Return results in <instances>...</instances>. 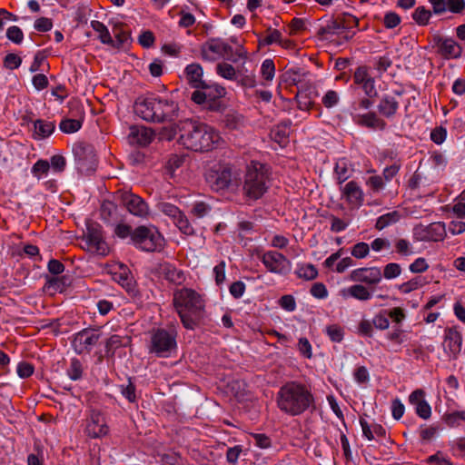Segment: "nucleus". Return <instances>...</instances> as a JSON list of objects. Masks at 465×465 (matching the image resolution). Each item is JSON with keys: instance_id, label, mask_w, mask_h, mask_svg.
I'll use <instances>...</instances> for the list:
<instances>
[{"instance_id": "f257e3e1", "label": "nucleus", "mask_w": 465, "mask_h": 465, "mask_svg": "<svg viewBox=\"0 0 465 465\" xmlns=\"http://www.w3.org/2000/svg\"><path fill=\"white\" fill-rule=\"evenodd\" d=\"M178 142L186 149L194 152H208L221 142L219 133L212 126L188 120L183 123Z\"/></svg>"}, {"instance_id": "f03ea898", "label": "nucleus", "mask_w": 465, "mask_h": 465, "mask_svg": "<svg viewBox=\"0 0 465 465\" xmlns=\"http://www.w3.org/2000/svg\"><path fill=\"white\" fill-rule=\"evenodd\" d=\"M173 302L183 326L187 330H194L204 317L205 302L193 289L177 290L173 293Z\"/></svg>"}, {"instance_id": "7ed1b4c3", "label": "nucleus", "mask_w": 465, "mask_h": 465, "mask_svg": "<svg viewBox=\"0 0 465 465\" xmlns=\"http://www.w3.org/2000/svg\"><path fill=\"white\" fill-rule=\"evenodd\" d=\"M134 110L137 116L147 122L163 123L177 118L179 106L173 100L150 95L137 98Z\"/></svg>"}, {"instance_id": "20e7f679", "label": "nucleus", "mask_w": 465, "mask_h": 465, "mask_svg": "<svg viewBox=\"0 0 465 465\" xmlns=\"http://www.w3.org/2000/svg\"><path fill=\"white\" fill-rule=\"evenodd\" d=\"M176 338L177 331L174 328H153L149 332L148 352L160 358L170 357L177 350Z\"/></svg>"}, {"instance_id": "39448f33", "label": "nucleus", "mask_w": 465, "mask_h": 465, "mask_svg": "<svg viewBox=\"0 0 465 465\" xmlns=\"http://www.w3.org/2000/svg\"><path fill=\"white\" fill-rule=\"evenodd\" d=\"M267 183L268 170L266 165L260 162H251L245 174L244 194L251 200H257L267 191Z\"/></svg>"}, {"instance_id": "423d86ee", "label": "nucleus", "mask_w": 465, "mask_h": 465, "mask_svg": "<svg viewBox=\"0 0 465 465\" xmlns=\"http://www.w3.org/2000/svg\"><path fill=\"white\" fill-rule=\"evenodd\" d=\"M132 242L142 251L159 252L164 246V238L155 226L141 225L134 230Z\"/></svg>"}, {"instance_id": "0eeeda50", "label": "nucleus", "mask_w": 465, "mask_h": 465, "mask_svg": "<svg viewBox=\"0 0 465 465\" xmlns=\"http://www.w3.org/2000/svg\"><path fill=\"white\" fill-rule=\"evenodd\" d=\"M206 182L216 192L234 191L239 187L238 174L228 165L214 166L206 173Z\"/></svg>"}, {"instance_id": "6e6552de", "label": "nucleus", "mask_w": 465, "mask_h": 465, "mask_svg": "<svg viewBox=\"0 0 465 465\" xmlns=\"http://www.w3.org/2000/svg\"><path fill=\"white\" fill-rule=\"evenodd\" d=\"M278 401L283 407H310L313 399L304 386L296 382H289L279 391Z\"/></svg>"}, {"instance_id": "1a4fd4ad", "label": "nucleus", "mask_w": 465, "mask_h": 465, "mask_svg": "<svg viewBox=\"0 0 465 465\" xmlns=\"http://www.w3.org/2000/svg\"><path fill=\"white\" fill-rule=\"evenodd\" d=\"M225 94V89L223 86L204 83L203 86L192 94V100L209 110L217 111L221 107L220 98L223 97Z\"/></svg>"}, {"instance_id": "9d476101", "label": "nucleus", "mask_w": 465, "mask_h": 465, "mask_svg": "<svg viewBox=\"0 0 465 465\" xmlns=\"http://www.w3.org/2000/svg\"><path fill=\"white\" fill-rule=\"evenodd\" d=\"M156 209L172 219L176 227L184 234L193 233V228L189 223L186 215L174 204L160 201L155 205Z\"/></svg>"}, {"instance_id": "9b49d317", "label": "nucleus", "mask_w": 465, "mask_h": 465, "mask_svg": "<svg viewBox=\"0 0 465 465\" xmlns=\"http://www.w3.org/2000/svg\"><path fill=\"white\" fill-rule=\"evenodd\" d=\"M259 258L265 268L272 273L283 275L291 270L290 261L281 252L276 251H267Z\"/></svg>"}, {"instance_id": "f8f14e48", "label": "nucleus", "mask_w": 465, "mask_h": 465, "mask_svg": "<svg viewBox=\"0 0 465 465\" xmlns=\"http://www.w3.org/2000/svg\"><path fill=\"white\" fill-rule=\"evenodd\" d=\"M73 151L76 158L78 168L82 172L94 170L97 159L92 146L80 143L74 144Z\"/></svg>"}, {"instance_id": "ddd939ff", "label": "nucleus", "mask_w": 465, "mask_h": 465, "mask_svg": "<svg viewBox=\"0 0 465 465\" xmlns=\"http://www.w3.org/2000/svg\"><path fill=\"white\" fill-rule=\"evenodd\" d=\"M341 197L351 209H359L364 201V193L361 185L355 181H350L340 186Z\"/></svg>"}, {"instance_id": "4468645a", "label": "nucleus", "mask_w": 465, "mask_h": 465, "mask_svg": "<svg viewBox=\"0 0 465 465\" xmlns=\"http://www.w3.org/2000/svg\"><path fill=\"white\" fill-rule=\"evenodd\" d=\"M120 200L122 204L133 215L144 218L149 214V206L147 203L139 195L124 192L121 193Z\"/></svg>"}, {"instance_id": "2eb2a0df", "label": "nucleus", "mask_w": 465, "mask_h": 465, "mask_svg": "<svg viewBox=\"0 0 465 465\" xmlns=\"http://www.w3.org/2000/svg\"><path fill=\"white\" fill-rule=\"evenodd\" d=\"M99 339L100 334L94 330L84 329L74 335L73 347L78 354L90 352Z\"/></svg>"}, {"instance_id": "dca6fc26", "label": "nucleus", "mask_w": 465, "mask_h": 465, "mask_svg": "<svg viewBox=\"0 0 465 465\" xmlns=\"http://www.w3.org/2000/svg\"><path fill=\"white\" fill-rule=\"evenodd\" d=\"M84 242L87 250L91 252L103 256L109 252V247L104 240L101 230L96 227H89L87 229Z\"/></svg>"}, {"instance_id": "f3484780", "label": "nucleus", "mask_w": 465, "mask_h": 465, "mask_svg": "<svg viewBox=\"0 0 465 465\" xmlns=\"http://www.w3.org/2000/svg\"><path fill=\"white\" fill-rule=\"evenodd\" d=\"M232 47L221 39H211L202 47L203 58L207 61H215L228 54Z\"/></svg>"}, {"instance_id": "a211bd4d", "label": "nucleus", "mask_w": 465, "mask_h": 465, "mask_svg": "<svg viewBox=\"0 0 465 465\" xmlns=\"http://www.w3.org/2000/svg\"><path fill=\"white\" fill-rule=\"evenodd\" d=\"M351 282H364L366 284H378L382 279V273L379 267H361L350 272Z\"/></svg>"}, {"instance_id": "6ab92c4d", "label": "nucleus", "mask_w": 465, "mask_h": 465, "mask_svg": "<svg viewBox=\"0 0 465 465\" xmlns=\"http://www.w3.org/2000/svg\"><path fill=\"white\" fill-rule=\"evenodd\" d=\"M353 82L362 89L366 96L370 98L377 96L378 92L375 87V80L370 74L366 66H360L355 70Z\"/></svg>"}, {"instance_id": "aec40b11", "label": "nucleus", "mask_w": 465, "mask_h": 465, "mask_svg": "<svg viewBox=\"0 0 465 465\" xmlns=\"http://www.w3.org/2000/svg\"><path fill=\"white\" fill-rule=\"evenodd\" d=\"M415 234H419L420 241L439 242L446 235V228L443 223H432L427 226L415 228Z\"/></svg>"}, {"instance_id": "412c9836", "label": "nucleus", "mask_w": 465, "mask_h": 465, "mask_svg": "<svg viewBox=\"0 0 465 465\" xmlns=\"http://www.w3.org/2000/svg\"><path fill=\"white\" fill-rule=\"evenodd\" d=\"M352 121L355 124L369 128L371 130L382 131L386 128V122L381 119L375 112H368L365 114H353Z\"/></svg>"}, {"instance_id": "4be33fe9", "label": "nucleus", "mask_w": 465, "mask_h": 465, "mask_svg": "<svg viewBox=\"0 0 465 465\" xmlns=\"http://www.w3.org/2000/svg\"><path fill=\"white\" fill-rule=\"evenodd\" d=\"M85 430L87 435L91 438H99L107 434L108 427L105 423L104 417L99 411H93Z\"/></svg>"}, {"instance_id": "5701e85b", "label": "nucleus", "mask_w": 465, "mask_h": 465, "mask_svg": "<svg viewBox=\"0 0 465 465\" xmlns=\"http://www.w3.org/2000/svg\"><path fill=\"white\" fill-rule=\"evenodd\" d=\"M462 344V337L460 331L455 328H448L445 330L443 341V349L450 356H457Z\"/></svg>"}, {"instance_id": "b1692460", "label": "nucleus", "mask_w": 465, "mask_h": 465, "mask_svg": "<svg viewBox=\"0 0 465 465\" xmlns=\"http://www.w3.org/2000/svg\"><path fill=\"white\" fill-rule=\"evenodd\" d=\"M439 52L445 57H459L461 54V48L452 38H446L437 35L433 39Z\"/></svg>"}, {"instance_id": "393cba45", "label": "nucleus", "mask_w": 465, "mask_h": 465, "mask_svg": "<svg viewBox=\"0 0 465 465\" xmlns=\"http://www.w3.org/2000/svg\"><path fill=\"white\" fill-rule=\"evenodd\" d=\"M129 138L132 143L145 146L153 140L154 132L145 126H132L130 128Z\"/></svg>"}, {"instance_id": "a878e982", "label": "nucleus", "mask_w": 465, "mask_h": 465, "mask_svg": "<svg viewBox=\"0 0 465 465\" xmlns=\"http://www.w3.org/2000/svg\"><path fill=\"white\" fill-rule=\"evenodd\" d=\"M340 295L343 299L354 298L361 302H366L371 299V292L361 284H354L340 291Z\"/></svg>"}, {"instance_id": "bb28decb", "label": "nucleus", "mask_w": 465, "mask_h": 465, "mask_svg": "<svg viewBox=\"0 0 465 465\" xmlns=\"http://www.w3.org/2000/svg\"><path fill=\"white\" fill-rule=\"evenodd\" d=\"M185 77L188 82V84L196 90L199 89L201 86H203V84L205 83L203 80V67L196 63H193L188 64L185 67L184 70Z\"/></svg>"}, {"instance_id": "cd10ccee", "label": "nucleus", "mask_w": 465, "mask_h": 465, "mask_svg": "<svg viewBox=\"0 0 465 465\" xmlns=\"http://www.w3.org/2000/svg\"><path fill=\"white\" fill-rule=\"evenodd\" d=\"M55 124L54 122L37 119L33 122L32 136L35 140H42L49 137L54 131Z\"/></svg>"}, {"instance_id": "c85d7f7f", "label": "nucleus", "mask_w": 465, "mask_h": 465, "mask_svg": "<svg viewBox=\"0 0 465 465\" xmlns=\"http://www.w3.org/2000/svg\"><path fill=\"white\" fill-rule=\"evenodd\" d=\"M377 108L381 115L391 118L396 114L399 109V103L393 96L384 95L381 99Z\"/></svg>"}, {"instance_id": "c756f323", "label": "nucleus", "mask_w": 465, "mask_h": 465, "mask_svg": "<svg viewBox=\"0 0 465 465\" xmlns=\"http://www.w3.org/2000/svg\"><path fill=\"white\" fill-rule=\"evenodd\" d=\"M159 272L166 280L174 283H181L184 280L183 272L169 262L162 263Z\"/></svg>"}, {"instance_id": "7c9ffc66", "label": "nucleus", "mask_w": 465, "mask_h": 465, "mask_svg": "<svg viewBox=\"0 0 465 465\" xmlns=\"http://www.w3.org/2000/svg\"><path fill=\"white\" fill-rule=\"evenodd\" d=\"M261 85L269 86L275 76V65L272 59H265L261 65Z\"/></svg>"}, {"instance_id": "2f4dec72", "label": "nucleus", "mask_w": 465, "mask_h": 465, "mask_svg": "<svg viewBox=\"0 0 465 465\" xmlns=\"http://www.w3.org/2000/svg\"><path fill=\"white\" fill-rule=\"evenodd\" d=\"M401 215L398 211H392L381 215L375 223V228L379 231L385 229L388 226L395 224L401 219Z\"/></svg>"}, {"instance_id": "473e14b6", "label": "nucleus", "mask_w": 465, "mask_h": 465, "mask_svg": "<svg viewBox=\"0 0 465 465\" xmlns=\"http://www.w3.org/2000/svg\"><path fill=\"white\" fill-rule=\"evenodd\" d=\"M113 35L115 38L114 40V45H111L113 47L120 48L128 43L130 35L127 30H125L123 24H115L113 27Z\"/></svg>"}, {"instance_id": "72a5a7b5", "label": "nucleus", "mask_w": 465, "mask_h": 465, "mask_svg": "<svg viewBox=\"0 0 465 465\" xmlns=\"http://www.w3.org/2000/svg\"><path fill=\"white\" fill-rule=\"evenodd\" d=\"M92 28L98 34L99 40L104 45H114V39L104 24L94 20L91 22Z\"/></svg>"}, {"instance_id": "f704fd0d", "label": "nucleus", "mask_w": 465, "mask_h": 465, "mask_svg": "<svg viewBox=\"0 0 465 465\" xmlns=\"http://www.w3.org/2000/svg\"><path fill=\"white\" fill-rule=\"evenodd\" d=\"M238 84L243 88H254L257 85L256 75L247 70L240 72L236 77Z\"/></svg>"}, {"instance_id": "c9c22d12", "label": "nucleus", "mask_w": 465, "mask_h": 465, "mask_svg": "<svg viewBox=\"0 0 465 465\" xmlns=\"http://www.w3.org/2000/svg\"><path fill=\"white\" fill-rule=\"evenodd\" d=\"M296 274L301 279L311 281L317 277L318 271L314 265L307 263L299 265L296 271Z\"/></svg>"}, {"instance_id": "e433bc0d", "label": "nucleus", "mask_w": 465, "mask_h": 465, "mask_svg": "<svg viewBox=\"0 0 465 465\" xmlns=\"http://www.w3.org/2000/svg\"><path fill=\"white\" fill-rule=\"evenodd\" d=\"M425 284V282L421 277H415L406 282H403L398 286V290L404 294L410 293Z\"/></svg>"}, {"instance_id": "4c0bfd02", "label": "nucleus", "mask_w": 465, "mask_h": 465, "mask_svg": "<svg viewBox=\"0 0 465 465\" xmlns=\"http://www.w3.org/2000/svg\"><path fill=\"white\" fill-rule=\"evenodd\" d=\"M335 178L340 185L350 178V171L347 166V163L340 161L336 163L334 168Z\"/></svg>"}, {"instance_id": "58836bf2", "label": "nucleus", "mask_w": 465, "mask_h": 465, "mask_svg": "<svg viewBox=\"0 0 465 465\" xmlns=\"http://www.w3.org/2000/svg\"><path fill=\"white\" fill-rule=\"evenodd\" d=\"M216 73L224 79L235 80L237 77L234 67L227 63H220L216 65Z\"/></svg>"}, {"instance_id": "ea45409f", "label": "nucleus", "mask_w": 465, "mask_h": 465, "mask_svg": "<svg viewBox=\"0 0 465 465\" xmlns=\"http://www.w3.org/2000/svg\"><path fill=\"white\" fill-rule=\"evenodd\" d=\"M82 127V121L79 119H64L59 124L60 130L64 134H74Z\"/></svg>"}, {"instance_id": "a19ab883", "label": "nucleus", "mask_w": 465, "mask_h": 465, "mask_svg": "<svg viewBox=\"0 0 465 465\" xmlns=\"http://www.w3.org/2000/svg\"><path fill=\"white\" fill-rule=\"evenodd\" d=\"M66 373L73 381L80 380L83 375V366L81 361L76 358L72 359Z\"/></svg>"}, {"instance_id": "79ce46f5", "label": "nucleus", "mask_w": 465, "mask_h": 465, "mask_svg": "<svg viewBox=\"0 0 465 465\" xmlns=\"http://www.w3.org/2000/svg\"><path fill=\"white\" fill-rule=\"evenodd\" d=\"M430 17V11L426 9L424 6H419L412 14L413 20L419 25H426L429 23Z\"/></svg>"}, {"instance_id": "37998d69", "label": "nucleus", "mask_w": 465, "mask_h": 465, "mask_svg": "<svg viewBox=\"0 0 465 465\" xmlns=\"http://www.w3.org/2000/svg\"><path fill=\"white\" fill-rule=\"evenodd\" d=\"M340 103V94L334 90H328L322 97V105L331 109Z\"/></svg>"}, {"instance_id": "c03bdc74", "label": "nucleus", "mask_w": 465, "mask_h": 465, "mask_svg": "<svg viewBox=\"0 0 465 465\" xmlns=\"http://www.w3.org/2000/svg\"><path fill=\"white\" fill-rule=\"evenodd\" d=\"M211 210L212 206L209 203L203 201H198L193 204L191 213L197 218H203L206 216Z\"/></svg>"}, {"instance_id": "a18cd8bd", "label": "nucleus", "mask_w": 465, "mask_h": 465, "mask_svg": "<svg viewBox=\"0 0 465 465\" xmlns=\"http://www.w3.org/2000/svg\"><path fill=\"white\" fill-rule=\"evenodd\" d=\"M370 253V245L364 242L354 244L351 250V254L357 259L366 258Z\"/></svg>"}, {"instance_id": "49530a36", "label": "nucleus", "mask_w": 465, "mask_h": 465, "mask_svg": "<svg viewBox=\"0 0 465 465\" xmlns=\"http://www.w3.org/2000/svg\"><path fill=\"white\" fill-rule=\"evenodd\" d=\"M424 397L425 392L422 390L418 389L411 392L409 397V402L415 407H430Z\"/></svg>"}, {"instance_id": "de8ad7c7", "label": "nucleus", "mask_w": 465, "mask_h": 465, "mask_svg": "<svg viewBox=\"0 0 465 465\" xmlns=\"http://www.w3.org/2000/svg\"><path fill=\"white\" fill-rule=\"evenodd\" d=\"M445 422L450 427L459 426L461 420H465V411H453L443 416Z\"/></svg>"}, {"instance_id": "09e8293b", "label": "nucleus", "mask_w": 465, "mask_h": 465, "mask_svg": "<svg viewBox=\"0 0 465 465\" xmlns=\"http://www.w3.org/2000/svg\"><path fill=\"white\" fill-rule=\"evenodd\" d=\"M401 273V267L399 263L390 262L384 266L383 276L387 280L395 279Z\"/></svg>"}, {"instance_id": "8fccbe9b", "label": "nucleus", "mask_w": 465, "mask_h": 465, "mask_svg": "<svg viewBox=\"0 0 465 465\" xmlns=\"http://www.w3.org/2000/svg\"><path fill=\"white\" fill-rule=\"evenodd\" d=\"M396 252L402 256H409L413 253L411 242L406 239H398L395 242Z\"/></svg>"}, {"instance_id": "3c124183", "label": "nucleus", "mask_w": 465, "mask_h": 465, "mask_svg": "<svg viewBox=\"0 0 465 465\" xmlns=\"http://www.w3.org/2000/svg\"><path fill=\"white\" fill-rule=\"evenodd\" d=\"M35 371L33 364L27 361H20L16 367V373L21 379H26L30 377Z\"/></svg>"}, {"instance_id": "603ef678", "label": "nucleus", "mask_w": 465, "mask_h": 465, "mask_svg": "<svg viewBox=\"0 0 465 465\" xmlns=\"http://www.w3.org/2000/svg\"><path fill=\"white\" fill-rule=\"evenodd\" d=\"M440 430L439 425H431L430 427L421 428L420 431V440L422 442H429L437 434Z\"/></svg>"}, {"instance_id": "864d4df0", "label": "nucleus", "mask_w": 465, "mask_h": 465, "mask_svg": "<svg viewBox=\"0 0 465 465\" xmlns=\"http://www.w3.org/2000/svg\"><path fill=\"white\" fill-rule=\"evenodd\" d=\"M6 37L15 44H21L24 39V34L20 27L13 25L7 28Z\"/></svg>"}, {"instance_id": "5fc2aeb1", "label": "nucleus", "mask_w": 465, "mask_h": 465, "mask_svg": "<svg viewBox=\"0 0 465 465\" xmlns=\"http://www.w3.org/2000/svg\"><path fill=\"white\" fill-rule=\"evenodd\" d=\"M373 326L379 330L388 329L390 322L386 312L376 314L372 319Z\"/></svg>"}, {"instance_id": "6e6d98bb", "label": "nucleus", "mask_w": 465, "mask_h": 465, "mask_svg": "<svg viewBox=\"0 0 465 465\" xmlns=\"http://www.w3.org/2000/svg\"><path fill=\"white\" fill-rule=\"evenodd\" d=\"M366 185L373 192H380L384 187V181L382 176L372 175L366 181Z\"/></svg>"}, {"instance_id": "4d7b16f0", "label": "nucleus", "mask_w": 465, "mask_h": 465, "mask_svg": "<svg viewBox=\"0 0 465 465\" xmlns=\"http://www.w3.org/2000/svg\"><path fill=\"white\" fill-rule=\"evenodd\" d=\"M123 345V339L120 335H112L105 343V349L107 353L114 354V351Z\"/></svg>"}, {"instance_id": "13d9d810", "label": "nucleus", "mask_w": 465, "mask_h": 465, "mask_svg": "<svg viewBox=\"0 0 465 465\" xmlns=\"http://www.w3.org/2000/svg\"><path fill=\"white\" fill-rule=\"evenodd\" d=\"M50 169V164L47 161L39 160L32 167V173L40 178L43 174H46Z\"/></svg>"}, {"instance_id": "bf43d9fd", "label": "nucleus", "mask_w": 465, "mask_h": 465, "mask_svg": "<svg viewBox=\"0 0 465 465\" xmlns=\"http://www.w3.org/2000/svg\"><path fill=\"white\" fill-rule=\"evenodd\" d=\"M391 242L386 238H376L374 239L370 245V249L376 252H380L384 250H390Z\"/></svg>"}, {"instance_id": "052dcab7", "label": "nucleus", "mask_w": 465, "mask_h": 465, "mask_svg": "<svg viewBox=\"0 0 465 465\" xmlns=\"http://www.w3.org/2000/svg\"><path fill=\"white\" fill-rule=\"evenodd\" d=\"M22 59L15 54H8L4 59V65L7 69L14 70L21 65Z\"/></svg>"}, {"instance_id": "680f3d73", "label": "nucleus", "mask_w": 465, "mask_h": 465, "mask_svg": "<svg viewBox=\"0 0 465 465\" xmlns=\"http://www.w3.org/2000/svg\"><path fill=\"white\" fill-rule=\"evenodd\" d=\"M447 10L453 14H460L465 9L464 0H447Z\"/></svg>"}, {"instance_id": "e2e57ef3", "label": "nucleus", "mask_w": 465, "mask_h": 465, "mask_svg": "<svg viewBox=\"0 0 465 465\" xmlns=\"http://www.w3.org/2000/svg\"><path fill=\"white\" fill-rule=\"evenodd\" d=\"M447 137V130L443 127H437L430 133V139L437 144H441Z\"/></svg>"}, {"instance_id": "0e129e2a", "label": "nucleus", "mask_w": 465, "mask_h": 465, "mask_svg": "<svg viewBox=\"0 0 465 465\" xmlns=\"http://www.w3.org/2000/svg\"><path fill=\"white\" fill-rule=\"evenodd\" d=\"M311 294L318 299H324L328 296V291L323 283L316 282L311 288Z\"/></svg>"}, {"instance_id": "69168bd1", "label": "nucleus", "mask_w": 465, "mask_h": 465, "mask_svg": "<svg viewBox=\"0 0 465 465\" xmlns=\"http://www.w3.org/2000/svg\"><path fill=\"white\" fill-rule=\"evenodd\" d=\"M34 27L39 32L50 31L53 27L52 20L46 17H40L35 20Z\"/></svg>"}, {"instance_id": "338daca9", "label": "nucleus", "mask_w": 465, "mask_h": 465, "mask_svg": "<svg viewBox=\"0 0 465 465\" xmlns=\"http://www.w3.org/2000/svg\"><path fill=\"white\" fill-rule=\"evenodd\" d=\"M229 291L233 298L239 299L245 292V284L241 281L234 282L231 284Z\"/></svg>"}, {"instance_id": "774afa93", "label": "nucleus", "mask_w": 465, "mask_h": 465, "mask_svg": "<svg viewBox=\"0 0 465 465\" xmlns=\"http://www.w3.org/2000/svg\"><path fill=\"white\" fill-rule=\"evenodd\" d=\"M160 458L163 465H176L181 457L177 452H168L160 455Z\"/></svg>"}]
</instances>
